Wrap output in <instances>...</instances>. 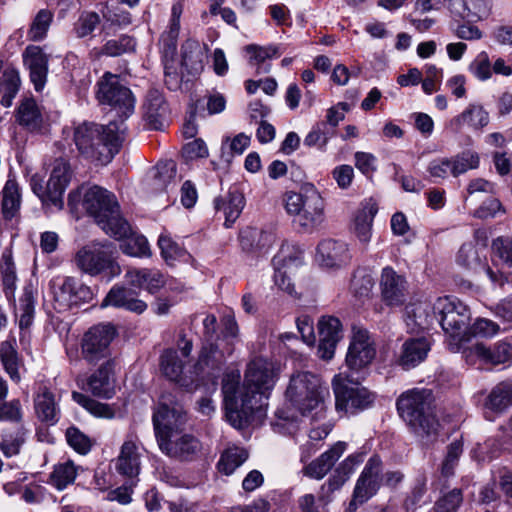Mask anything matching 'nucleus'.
I'll use <instances>...</instances> for the list:
<instances>
[{
  "label": "nucleus",
  "mask_w": 512,
  "mask_h": 512,
  "mask_svg": "<svg viewBox=\"0 0 512 512\" xmlns=\"http://www.w3.org/2000/svg\"><path fill=\"white\" fill-rule=\"evenodd\" d=\"M0 360L10 379L19 383L21 381L19 370L23 366V360L18 354L15 338L3 341L0 344Z\"/></svg>",
  "instance_id": "35"
},
{
  "label": "nucleus",
  "mask_w": 512,
  "mask_h": 512,
  "mask_svg": "<svg viewBox=\"0 0 512 512\" xmlns=\"http://www.w3.org/2000/svg\"><path fill=\"white\" fill-rule=\"evenodd\" d=\"M363 461V454H354L348 456L334 471L329 478V485L332 489L340 488L353 473L356 465Z\"/></svg>",
  "instance_id": "48"
},
{
  "label": "nucleus",
  "mask_w": 512,
  "mask_h": 512,
  "mask_svg": "<svg viewBox=\"0 0 512 512\" xmlns=\"http://www.w3.org/2000/svg\"><path fill=\"white\" fill-rule=\"evenodd\" d=\"M285 395L301 415L312 420L326 417L330 392L318 375L308 371L292 374Z\"/></svg>",
  "instance_id": "3"
},
{
  "label": "nucleus",
  "mask_w": 512,
  "mask_h": 512,
  "mask_svg": "<svg viewBox=\"0 0 512 512\" xmlns=\"http://www.w3.org/2000/svg\"><path fill=\"white\" fill-rule=\"evenodd\" d=\"M382 470L381 459L374 455L366 463L361 475L359 476L354 492L353 499L350 502V509L357 504H362L376 494L380 487V472Z\"/></svg>",
  "instance_id": "14"
},
{
  "label": "nucleus",
  "mask_w": 512,
  "mask_h": 512,
  "mask_svg": "<svg viewBox=\"0 0 512 512\" xmlns=\"http://www.w3.org/2000/svg\"><path fill=\"white\" fill-rule=\"evenodd\" d=\"M457 263L466 269L477 271L481 268L479 253L472 243H465L459 249Z\"/></svg>",
  "instance_id": "56"
},
{
  "label": "nucleus",
  "mask_w": 512,
  "mask_h": 512,
  "mask_svg": "<svg viewBox=\"0 0 512 512\" xmlns=\"http://www.w3.org/2000/svg\"><path fill=\"white\" fill-rule=\"evenodd\" d=\"M470 72L481 81H486L492 76V66L485 51L480 52L469 66Z\"/></svg>",
  "instance_id": "61"
},
{
  "label": "nucleus",
  "mask_w": 512,
  "mask_h": 512,
  "mask_svg": "<svg viewBox=\"0 0 512 512\" xmlns=\"http://www.w3.org/2000/svg\"><path fill=\"white\" fill-rule=\"evenodd\" d=\"M125 279L129 285L142 288L150 294L158 292L166 284L163 273L159 270L148 268H131L126 272Z\"/></svg>",
  "instance_id": "26"
},
{
  "label": "nucleus",
  "mask_w": 512,
  "mask_h": 512,
  "mask_svg": "<svg viewBox=\"0 0 512 512\" xmlns=\"http://www.w3.org/2000/svg\"><path fill=\"white\" fill-rule=\"evenodd\" d=\"M489 122V115L481 105L470 104L459 115L452 118L448 127L453 131H459L464 125L474 130H480Z\"/></svg>",
  "instance_id": "30"
},
{
  "label": "nucleus",
  "mask_w": 512,
  "mask_h": 512,
  "mask_svg": "<svg viewBox=\"0 0 512 512\" xmlns=\"http://www.w3.org/2000/svg\"><path fill=\"white\" fill-rule=\"evenodd\" d=\"M342 326L338 318L322 317L318 322L319 336L323 339L338 341L342 337Z\"/></svg>",
  "instance_id": "60"
},
{
  "label": "nucleus",
  "mask_w": 512,
  "mask_h": 512,
  "mask_svg": "<svg viewBox=\"0 0 512 512\" xmlns=\"http://www.w3.org/2000/svg\"><path fill=\"white\" fill-rule=\"evenodd\" d=\"M434 314L443 331L449 337L450 349L454 352L465 348L464 344L470 340L468 331L471 313L469 308L456 298L440 297L433 305Z\"/></svg>",
  "instance_id": "7"
},
{
  "label": "nucleus",
  "mask_w": 512,
  "mask_h": 512,
  "mask_svg": "<svg viewBox=\"0 0 512 512\" xmlns=\"http://www.w3.org/2000/svg\"><path fill=\"white\" fill-rule=\"evenodd\" d=\"M82 204L106 234L121 238L129 233L130 225L121 216L118 202L111 192L93 186L84 193Z\"/></svg>",
  "instance_id": "6"
},
{
  "label": "nucleus",
  "mask_w": 512,
  "mask_h": 512,
  "mask_svg": "<svg viewBox=\"0 0 512 512\" xmlns=\"http://www.w3.org/2000/svg\"><path fill=\"white\" fill-rule=\"evenodd\" d=\"M334 131L326 122L316 123L310 132L304 138V145L307 147H317L321 151L326 149L328 141L333 137Z\"/></svg>",
  "instance_id": "51"
},
{
  "label": "nucleus",
  "mask_w": 512,
  "mask_h": 512,
  "mask_svg": "<svg viewBox=\"0 0 512 512\" xmlns=\"http://www.w3.org/2000/svg\"><path fill=\"white\" fill-rule=\"evenodd\" d=\"M376 355L374 341L363 328H353L350 345L346 355V364L351 370H359L369 365Z\"/></svg>",
  "instance_id": "13"
},
{
  "label": "nucleus",
  "mask_w": 512,
  "mask_h": 512,
  "mask_svg": "<svg viewBox=\"0 0 512 512\" xmlns=\"http://www.w3.org/2000/svg\"><path fill=\"white\" fill-rule=\"evenodd\" d=\"M215 208L225 217L224 225L229 228L238 219L244 206L245 199L238 189H231L226 196L214 201Z\"/></svg>",
  "instance_id": "32"
},
{
  "label": "nucleus",
  "mask_w": 512,
  "mask_h": 512,
  "mask_svg": "<svg viewBox=\"0 0 512 512\" xmlns=\"http://www.w3.org/2000/svg\"><path fill=\"white\" fill-rule=\"evenodd\" d=\"M378 212L376 202L373 200L367 201L363 204L354 217L353 232L358 240L367 245L370 242L372 235V223L375 215Z\"/></svg>",
  "instance_id": "31"
},
{
  "label": "nucleus",
  "mask_w": 512,
  "mask_h": 512,
  "mask_svg": "<svg viewBox=\"0 0 512 512\" xmlns=\"http://www.w3.org/2000/svg\"><path fill=\"white\" fill-rule=\"evenodd\" d=\"M135 40L127 35L119 39H112L106 42L102 48V53L107 56H119L123 53L131 52L135 49Z\"/></svg>",
  "instance_id": "58"
},
{
  "label": "nucleus",
  "mask_w": 512,
  "mask_h": 512,
  "mask_svg": "<svg viewBox=\"0 0 512 512\" xmlns=\"http://www.w3.org/2000/svg\"><path fill=\"white\" fill-rule=\"evenodd\" d=\"M21 190L14 177L9 176L1 191V211L6 220L14 218L20 210Z\"/></svg>",
  "instance_id": "36"
},
{
  "label": "nucleus",
  "mask_w": 512,
  "mask_h": 512,
  "mask_svg": "<svg viewBox=\"0 0 512 512\" xmlns=\"http://www.w3.org/2000/svg\"><path fill=\"white\" fill-rule=\"evenodd\" d=\"M100 17L95 12L83 13L75 24V33L77 37L83 38L91 34L99 25Z\"/></svg>",
  "instance_id": "63"
},
{
  "label": "nucleus",
  "mask_w": 512,
  "mask_h": 512,
  "mask_svg": "<svg viewBox=\"0 0 512 512\" xmlns=\"http://www.w3.org/2000/svg\"><path fill=\"white\" fill-rule=\"evenodd\" d=\"M432 401V393L426 389L407 391L397 400L400 417L425 444L433 442L439 430V423L433 411Z\"/></svg>",
  "instance_id": "4"
},
{
  "label": "nucleus",
  "mask_w": 512,
  "mask_h": 512,
  "mask_svg": "<svg viewBox=\"0 0 512 512\" xmlns=\"http://www.w3.org/2000/svg\"><path fill=\"white\" fill-rule=\"evenodd\" d=\"M159 448L169 457L189 460L200 451L201 445L193 435L181 430L178 433L164 434Z\"/></svg>",
  "instance_id": "17"
},
{
  "label": "nucleus",
  "mask_w": 512,
  "mask_h": 512,
  "mask_svg": "<svg viewBox=\"0 0 512 512\" xmlns=\"http://www.w3.org/2000/svg\"><path fill=\"white\" fill-rule=\"evenodd\" d=\"M246 52L250 56V62L254 65H260L265 60L272 59L280 55L278 47L274 45L258 46L252 44L246 47Z\"/></svg>",
  "instance_id": "62"
},
{
  "label": "nucleus",
  "mask_w": 512,
  "mask_h": 512,
  "mask_svg": "<svg viewBox=\"0 0 512 512\" xmlns=\"http://www.w3.org/2000/svg\"><path fill=\"white\" fill-rule=\"evenodd\" d=\"M26 441V430L22 427L5 429L1 434L0 451L7 458L20 453L21 447Z\"/></svg>",
  "instance_id": "42"
},
{
  "label": "nucleus",
  "mask_w": 512,
  "mask_h": 512,
  "mask_svg": "<svg viewBox=\"0 0 512 512\" xmlns=\"http://www.w3.org/2000/svg\"><path fill=\"white\" fill-rule=\"evenodd\" d=\"M51 21L52 13L48 10H40L29 30V38L33 41L42 40L47 34Z\"/></svg>",
  "instance_id": "59"
},
{
  "label": "nucleus",
  "mask_w": 512,
  "mask_h": 512,
  "mask_svg": "<svg viewBox=\"0 0 512 512\" xmlns=\"http://www.w3.org/2000/svg\"><path fill=\"white\" fill-rule=\"evenodd\" d=\"M302 264L303 251L295 245L283 244L273 258V266L276 271L293 273Z\"/></svg>",
  "instance_id": "38"
},
{
  "label": "nucleus",
  "mask_w": 512,
  "mask_h": 512,
  "mask_svg": "<svg viewBox=\"0 0 512 512\" xmlns=\"http://www.w3.org/2000/svg\"><path fill=\"white\" fill-rule=\"evenodd\" d=\"M461 502V490L453 489L437 502L436 512H456Z\"/></svg>",
  "instance_id": "64"
},
{
  "label": "nucleus",
  "mask_w": 512,
  "mask_h": 512,
  "mask_svg": "<svg viewBox=\"0 0 512 512\" xmlns=\"http://www.w3.org/2000/svg\"><path fill=\"white\" fill-rule=\"evenodd\" d=\"M332 387L338 412L356 414L371 407L374 402V394L346 373L336 374L332 379Z\"/></svg>",
  "instance_id": "9"
},
{
  "label": "nucleus",
  "mask_w": 512,
  "mask_h": 512,
  "mask_svg": "<svg viewBox=\"0 0 512 512\" xmlns=\"http://www.w3.org/2000/svg\"><path fill=\"white\" fill-rule=\"evenodd\" d=\"M315 258L322 268L338 270L347 266L352 256L347 243L335 239H324L317 245Z\"/></svg>",
  "instance_id": "15"
},
{
  "label": "nucleus",
  "mask_w": 512,
  "mask_h": 512,
  "mask_svg": "<svg viewBox=\"0 0 512 512\" xmlns=\"http://www.w3.org/2000/svg\"><path fill=\"white\" fill-rule=\"evenodd\" d=\"M224 359V353L218 348V346L210 343L202 347L196 366L200 370H203L205 367L214 368L222 364Z\"/></svg>",
  "instance_id": "54"
},
{
  "label": "nucleus",
  "mask_w": 512,
  "mask_h": 512,
  "mask_svg": "<svg viewBox=\"0 0 512 512\" xmlns=\"http://www.w3.org/2000/svg\"><path fill=\"white\" fill-rule=\"evenodd\" d=\"M207 47L196 40H187L182 45V65L192 74H199L204 68Z\"/></svg>",
  "instance_id": "34"
},
{
  "label": "nucleus",
  "mask_w": 512,
  "mask_h": 512,
  "mask_svg": "<svg viewBox=\"0 0 512 512\" xmlns=\"http://www.w3.org/2000/svg\"><path fill=\"white\" fill-rule=\"evenodd\" d=\"M184 360L173 349L165 350L160 357V369L163 375L171 381L181 382Z\"/></svg>",
  "instance_id": "43"
},
{
  "label": "nucleus",
  "mask_w": 512,
  "mask_h": 512,
  "mask_svg": "<svg viewBox=\"0 0 512 512\" xmlns=\"http://www.w3.org/2000/svg\"><path fill=\"white\" fill-rule=\"evenodd\" d=\"M70 178L71 174L68 163L62 159H57L54 162L48 186L51 189V204L58 210L63 208V194Z\"/></svg>",
  "instance_id": "27"
},
{
  "label": "nucleus",
  "mask_w": 512,
  "mask_h": 512,
  "mask_svg": "<svg viewBox=\"0 0 512 512\" xmlns=\"http://www.w3.org/2000/svg\"><path fill=\"white\" fill-rule=\"evenodd\" d=\"M158 246L165 261H172L185 256V249L174 241L170 235L162 233L158 239Z\"/></svg>",
  "instance_id": "57"
},
{
  "label": "nucleus",
  "mask_w": 512,
  "mask_h": 512,
  "mask_svg": "<svg viewBox=\"0 0 512 512\" xmlns=\"http://www.w3.org/2000/svg\"><path fill=\"white\" fill-rule=\"evenodd\" d=\"M430 350V344L425 338H410L403 345L399 357V364L409 369L421 363Z\"/></svg>",
  "instance_id": "33"
},
{
  "label": "nucleus",
  "mask_w": 512,
  "mask_h": 512,
  "mask_svg": "<svg viewBox=\"0 0 512 512\" xmlns=\"http://www.w3.org/2000/svg\"><path fill=\"white\" fill-rule=\"evenodd\" d=\"M78 386L94 396L109 399L115 394V382L112 377L111 362L106 361L86 380L77 378Z\"/></svg>",
  "instance_id": "20"
},
{
  "label": "nucleus",
  "mask_w": 512,
  "mask_h": 512,
  "mask_svg": "<svg viewBox=\"0 0 512 512\" xmlns=\"http://www.w3.org/2000/svg\"><path fill=\"white\" fill-rule=\"evenodd\" d=\"M35 411L38 418L44 422L57 421L58 408L53 393L46 387L40 386L34 398Z\"/></svg>",
  "instance_id": "39"
},
{
  "label": "nucleus",
  "mask_w": 512,
  "mask_h": 512,
  "mask_svg": "<svg viewBox=\"0 0 512 512\" xmlns=\"http://www.w3.org/2000/svg\"><path fill=\"white\" fill-rule=\"evenodd\" d=\"M115 239L121 241L120 249L129 256L142 258L151 255L147 239L143 235L133 233L131 228L127 235Z\"/></svg>",
  "instance_id": "44"
},
{
  "label": "nucleus",
  "mask_w": 512,
  "mask_h": 512,
  "mask_svg": "<svg viewBox=\"0 0 512 512\" xmlns=\"http://www.w3.org/2000/svg\"><path fill=\"white\" fill-rule=\"evenodd\" d=\"M101 308L112 306L123 308L137 314L147 309V304L137 297V293L124 286L114 285L101 303Z\"/></svg>",
  "instance_id": "23"
},
{
  "label": "nucleus",
  "mask_w": 512,
  "mask_h": 512,
  "mask_svg": "<svg viewBox=\"0 0 512 512\" xmlns=\"http://www.w3.org/2000/svg\"><path fill=\"white\" fill-rule=\"evenodd\" d=\"M36 296L31 286H26L19 300V327L27 329L33 322Z\"/></svg>",
  "instance_id": "45"
},
{
  "label": "nucleus",
  "mask_w": 512,
  "mask_h": 512,
  "mask_svg": "<svg viewBox=\"0 0 512 512\" xmlns=\"http://www.w3.org/2000/svg\"><path fill=\"white\" fill-rule=\"evenodd\" d=\"M275 234L248 227L240 234V243L243 250L255 252L259 256L265 255L275 242Z\"/></svg>",
  "instance_id": "28"
},
{
  "label": "nucleus",
  "mask_w": 512,
  "mask_h": 512,
  "mask_svg": "<svg viewBox=\"0 0 512 512\" xmlns=\"http://www.w3.org/2000/svg\"><path fill=\"white\" fill-rule=\"evenodd\" d=\"M276 381L274 364L262 357L253 359L247 365L241 385L239 371L226 373L222 393L229 423L240 429L251 421L255 413L261 415Z\"/></svg>",
  "instance_id": "1"
},
{
  "label": "nucleus",
  "mask_w": 512,
  "mask_h": 512,
  "mask_svg": "<svg viewBox=\"0 0 512 512\" xmlns=\"http://www.w3.org/2000/svg\"><path fill=\"white\" fill-rule=\"evenodd\" d=\"M444 3L456 21H482L492 12V0H444Z\"/></svg>",
  "instance_id": "18"
},
{
  "label": "nucleus",
  "mask_w": 512,
  "mask_h": 512,
  "mask_svg": "<svg viewBox=\"0 0 512 512\" xmlns=\"http://www.w3.org/2000/svg\"><path fill=\"white\" fill-rule=\"evenodd\" d=\"M247 458L248 452L244 448L229 447L223 452L218 463V468L224 474L230 475L241 466Z\"/></svg>",
  "instance_id": "47"
},
{
  "label": "nucleus",
  "mask_w": 512,
  "mask_h": 512,
  "mask_svg": "<svg viewBox=\"0 0 512 512\" xmlns=\"http://www.w3.org/2000/svg\"><path fill=\"white\" fill-rule=\"evenodd\" d=\"M463 356L470 365L504 364L512 360V339H504L495 344L493 349L482 343H476L463 349Z\"/></svg>",
  "instance_id": "12"
},
{
  "label": "nucleus",
  "mask_w": 512,
  "mask_h": 512,
  "mask_svg": "<svg viewBox=\"0 0 512 512\" xmlns=\"http://www.w3.org/2000/svg\"><path fill=\"white\" fill-rule=\"evenodd\" d=\"M407 281L392 267H384L380 277V290L383 301L389 306L402 305L407 296Z\"/></svg>",
  "instance_id": "19"
},
{
  "label": "nucleus",
  "mask_w": 512,
  "mask_h": 512,
  "mask_svg": "<svg viewBox=\"0 0 512 512\" xmlns=\"http://www.w3.org/2000/svg\"><path fill=\"white\" fill-rule=\"evenodd\" d=\"M115 249L111 243L92 242L81 247L75 254L74 262L78 269L90 276L108 272L109 279L120 274L115 262Z\"/></svg>",
  "instance_id": "8"
},
{
  "label": "nucleus",
  "mask_w": 512,
  "mask_h": 512,
  "mask_svg": "<svg viewBox=\"0 0 512 512\" xmlns=\"http://www.w3.org/2000/svg\"><path fill=\"white\" fill-rule=\"evenodd\" d=\"M125 130L123 121H111L107 125L83 123L75 129L74 141L81 155L106 165L119 152Z\"/></svg>",
  "instance_id": "2"
},
{
  "label": "nucleus",
  "mask_w": 512,
  "mask_h": 512,
  "mask_svg": "<svg viewBox=\"0 0 512 512\" xmlns=\"http://www.w3.org/2000/svg\"><path fill=\"white\" fill-rule=\"evenodd\" d=\"M282 203L292 223L302 232L312 233L325 221V200L313 185L285 192Z\"/></svg>",
  "instance_id": "5"
},
{
  "label": "nucleus",
  "mask_w": 512,
  "mask_h": 512,
  "mask_svg": "<svg viewBox=\"0 0 512 512\" xmlns=\"http://www.w3.org/2000/svg\"><path fill=\"white\" fill-rule=\"evenodd\" d=\"M65 437L69 446L79 454L86 455L92 448L91 438L75 426L67 428Z\"/></svg>",
  "instance_id": "53"
},
{
  "label": "nucleus",
  "mask_w": 512,
  "mask_h": 512,
  "mask_svg": "<svg viewBox=\"0 0 512 512\" xmlns=\"http://www.w3.org/2000/svg\"><path fill=\"white\" fill-rule=\"evenodd\" d=\"M140 441L134 434L126 436L116 460V470L123 476L134 478L141 469Z\"/></svg>",
  "instance_id": "22"
},
{
  "label": "nucleus",
  "mask_w": 512,
  "mask_h": 512,
  "mask_svg": "<svg viewBox=\"0 0 512 512\" xmlns=\"http://www.w3.org/2000/svg\"><path fill=\"white\" fill-rule=\"evenodd\" d=\"M143 116L150 129L160 130L164 127L167 105L161 92L150 90L143 105Z\"/></svg>",
  "instance_id": "25"
},
{
  "label": "nucleus",
  "mask_w": 512,
  "mask_h": 512,
  "mask_svg": "<svg viewBox=\"0 0 512 512\" xmlns=\"http://www.w3.org/2000/svg\"><path fill=\"white\" fill-rule=\"evenodd\" d=\"M17 119L21 125L29 129H36L42 122V115L34 99H25L17 111Z\"/></svg>",
  "instance_id": "46"
},
{
  "label": "nucleus",
  "mask_w": 512,
  "mask_h": 512,
  "mask_svg": "<svg viewBox=\"0 0 512 512\" xmlns=\"http://www.w3.org/2000/svg\"><path fill=\"white\" fill-rule=\"evenodd\" d=\"M116 335L111 324L91 327L82 337L81 355L90 364L98 363L110 355V344Z\"/></svg>",
  "instance_id": "11"
},
{
  "label": "nucleus",
  "mask_w": 512,
  "mask_h": 512,
  "mask_svg": "<svg viewBox=\"0 0 512 512\" xmlns=\"http://www.w3.org/2000/svg\"><path fill=\"white\" fill-rule=\"evenodd\" d=\"M21 84L19 72L15 68L4 70L0 78V103L5 107H10L12 101L17 95Z\"/></svg>",
  "instance_id": "41"
},
{
  "label": "nucleus",
  "mask_w": 512,
  "mask_h": 512,
  "mask_svg": "<svg viewBox=\"0 0 512 512\" xmlns=\"http://www.w3.org/2000/svg\"><path fill=\"white\" fill-rule=\"evenodd\" d=\"M96 96L103 105H109L122 119L134 113L135 98L131 90L120 82L119 76L106 72L97 82Z\"/></svg>",
  "instance_id": "10"
},
{
  "label": "nucleus",
  "mask_w": 512,
  "mask_h": 512,
  "mask_svg": "<svg viewBox=\"0 0 512 512\" xmlns=\"http://www.w3.org/2000/svg\"><path fill=\"white\" fill-rule=\"evenodd\" d=\"M346 446L345 442L335 443L329 450L303 468L304 475L317 480L324 478L345 452Z\"/></svg>",
  "instance_id": "24"
},
{
  "label": "nucleus",
  "mask_w": 512,
  "mask_h": 512,
  "mask_svg": "<svg viewBox=\"0 0 512 512\" xmlns=\"http://www.w3.org/2000/svg\"><path fill=\"white\" fill-rule=\"evenodd\" d=\"M76 476V466L72 461H66L54 467L53 472L50 474V483L58 490H63L74 482Z\"/></svg>",
  "instance_id": "50"
},
{
  "label": "nucleus",
  "mask_w": 512,
  "mask_h": 512,
  "mask_svg": "<svg viewBox=\"0 0 512 512\" xmlns=\"http://www.w3.org/2000/svg\"><path fill=\"white\" fill-rule=\"evenodd\" d=\"M152 420L159 445L164 434H173L181 431L187 417L181 406L175 404L169 407L165 403H160L153 413Z\"/></svg>",
  "instance_id": "16"
},
{
  "label": "nucleus",
  "mask_w": 512,
  "mask_h": 512,
  "mask_svg": "<svg viewBox=\"0 0 512 512\" xmlns=\"http://www.w3.org/2000/svg\"><path fill=\"white\" fill-rule=\"evenodd\" d=\"M0 277L6 296H11L16 288V271L10 256L3 255L0 262Z\"/></svg>",
  "instance_id": "55"
},
{
  "label": "nucleus",
  "mask_w": 512,
  "mask_h": 512,
  "mask_svg": "<svg viewBox=\"0 0 512 512\" xmlns=\"http://www.w3.org/2000/svg\"><path fill=\"white\" fill-rule=\"evenodd\" d=\"M176 176V164L173 161L158 163L153 170L152 187L156 192L166 190Z\"/></svg>",
  "instance_id": "49"
},
{
  "label": "nucleus",
  "mask_w": 512,
  "mask_h": 512,
  "mask_svg": "<svg viewBox=\"0 0 512 512\" xmlns=\"http://www.w3.org/2000/svg\"><path fill=\"white\" fill-rule=\"evenodd\" d=\"M430 305L427 302L411 303L405 308V321L412 331L429 327L432 316L429 314Z\"/></svg>",
  "instance_id": "40"
},
{
  "label": "nucleus",
  "mask_w": 512,
  "mask_h": 512,
  "mask_svg": "<svg viewBox=\"0 0 512 512\" xmlns=\"http://www.w3.org/2000/svg\"><path fill=\"white\" fill-rule=\"evenodd\" d=\"M77 280L74 277H55L50 281V288L61 308L65 309L75 304V293Z\"/></svg>",
  "instance_id": "37"
},
{
  "label": "nucleus",
  "mask_w": 512,
  "mask_h": 512,
  "mask_svg": "<svg viewBox=\"0 0 512 512\" xmlns=\"http://www.w3.org/2000/svg\"><path fill=\"white\" fill-rule=\"evenodd\" d=\"M23 64L36 91H41L47 81L49 56L39 46L29 45L23 52Z\"/></svg>",
  "instance_id": "21"
},
{
  "label": "nucleus",
  "mask_w": 512,
  "mask_h": 512,
  "mask_svg": "<svg viewBox=\"0 0 512 512\" xmlns=\"http://www.w3.org/2000/svg\"><path fill=\"white\" fill-rule=\"evenodd\" d=\"M452 164V176L458 177L469 170L479 167L480 158L477 152L466 150L450 158Z\"/></svg>",
  "instance_id": "52"
},
{
  "label": "nucleus",
  "mask_w": 512,
  "mask_h": 512,
  "mask_svg": "<svg viewBox=\"0 0 512 512\" xmlns=\"http://www.w3.org/2000/svg\"><path fill=\"white\" fill-rule=\"evenodd\" d=\"M512 406V396L503 382L497 384L487 395L483 403V413L487 420L493 421Z\"/></svg>",
  "instance_id": "29"
}]
</instances>
